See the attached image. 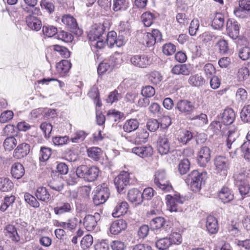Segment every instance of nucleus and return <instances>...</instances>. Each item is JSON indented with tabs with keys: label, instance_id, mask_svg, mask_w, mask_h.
<instances>
[{
	"label": "nucleus",
	"instance_id": "1",
	"mask_svg": "<svg viewBox=\"0 0 250 250\" xmlns=\"http://www.w3.org/2000/svg\"><path fill=\"white\" fill-rule=\"evenodd\" d=\"M88 38L91 42H96L95 45L97 48L101 49L105 44V27L103 24L93 25L88 33Z\"/></svg>",
	"mask_w": 250,
	"mask_h": 250
},
{
	"label": "nucleus",
	"instance_id": "2",
	"mask_svg": "<svg viewBox=\"0 0 250 250\" xmlns=\"http://www.w3.org/2000/svg\"><path fill=\"white\" fill-rule=\"evenodd\" d=\"M207 178V173L205 171L199 172L198 170H193L185 179L187 184H190L191 190L197 192L201 188Z\"/></svg>",
	"mask_w": 250,
	"mask_h": 250
},
{
	"label": "nucleus",
	"instance_id": "3",
	"mask_svg": "<svg viewBox=\"0 0 250 250\" xmlns=\"http://www.w3.org/2000/svg\"><path fill=\"white\" fill-rule=\"evenodd\" d=\"M25 11L29 13L25 19V21L28 27L32 30L38 31L42 28V22L41 20L36 16L40 13V9L34 8L33 9H28V7L24 9Z\"/></svg>",
	"mask_w": 250,
	"mask_h": 250
},
{
	"label": "nucleus",
	"instance_id": "4",
	"mask_svg": "<svg viewBox=\"0 0 250 250\" xmlns=\"http://www.w3.org/2000/svg\"><path fill=\"white\" fill-rule=\"evenodd\" d=\"M93 197V202L96 206L103 204L106 202L110 195V190L107 185L104 183L98 186L95 190Z\"/></svg>",
	"mask_w": 250,
	"mask_h": 250
},
{
	"label": "nucleus",
	"instance_id": "5",
	"mask_svg": "<svg viewBox=\"0 0 250 250\" xmlns=\"http://www.w3.org/2000/svg\"><path fill=\"white\" fill-rule=\"evenodd\" d=\"M154 183L160 189L163 191H169L172 189V186L167 180L166 173L164 170H158L155 172Z\"/></svg>",
	"mask_w": 250,
	"mask_h": 250
},
{
	"label": "nucleus",
	"instance_id": "6",
	"mask_svg": "<svg viewBox=\"0 0 250 250\" xmlns=\"http://www.w3.org/2000/svg\"><path fill=\"white\" fill-rule=\"evenodd\" d=\"M101 215L99 213H95L93 215H87L83 219V224L85 229L89 231L97 232L100 230L98 222L100 220Z\"/></svg>",
	"mask_w": 250,
	"mask_h": 250
},
{
	"label": "nucleus",
	"instance_id": "7",
	"mask_svg": "<svg viewBox=\"0 0 250 250\" xmlns=\"http://www.w3.org/2000/svg\"><path fill=\"white\" fill-rule=\"evenodd\" d=\"M215 170L221 175L225 177L227 175L228 170L229 168L228 159L222 156H217L214 160Z\"/></svg>",
	"mask_w": 250,
	"mask_h": 250
},
{
	"label": "nucleus",
	"instance_id": "8",
	"mask_svg": "<svg viewBox=\"0 0 250 250\" xmlns=\"http://www.w3.org/2000/svg\"><path fill=\"white\" fill-rule=\"evenodd\" d=\"M130 62L135 67L145 68L151 64V61L148 55L138 54L132 56L130 58Z\"/></svg>",
	"mask_w": 250,
	"mask_h": 250
},
{
	"label": "nucleus",
	"instance_id": "9",
	"mask_svg": "<svg viewBox=\"0 0 250 250\" xmlns=\"http://www.w3.org/2000/svg\"><path fill=\"white\" fill-rule=\"evenodd\" d=\"M62 23L71 31L75 32L78 36L82 34V30L79 28L76 20L71 15H64L61 19Z\"/></svg>",
	"mask_w": 250,
	"mask_h": 250
},
{
	"label": "nucleus",
	"instance_id": "10",
	"mask_svg": "<svg viewBox=\"0 0 250 250\" xmlns=\"http://www.w3.org/2000/svg\"><path fill=\"white\" fill-rule=\"evenodd\" d=\"M150 225L152 229L156 230L168 232L171 229L170 223L162 217L152 219L150 222Z\"/></svg>",
	"mask_w": 250,
	"mask_h": 250
},
{
	"label": "nucleus",
	"instance_id": "11",
	"mask_svg": "<svg viewBox=\"0 0 250 250\" xmlns=\"http://www.w3.org/2000/svg\"><path fill=\"white\" fill-rule=\"evenodd\" d=\"M105 37H106V39H105V43L110 48L115 46L120 47L125 43L123 37L122 36H119L117 38V33L114 31L108 32L107 35H105Z\"/></svg>",
	"mask_w": 250,
	"mask_h": 250
},
{
	"label": "nucleus",
	"instance_id": "12",
	"mask_svg": "<svg viewBox=\"0 0 250 250\" xmlns=\"http://www.w3.org/2000/svg\"><path fill=\"white\" fill-rule=\"evenodd\" d=\"M175 108L180 114L188 115L192 113L195 107L192 102L184 99L179 100L177 103Z\"/></svg>",
	"mask_w": 250,
	"mask_h": 250
},
{
	"label": "nucleus",
	"instance_id": "13",
	"mask_svg": "<svg viewBox=\"0 0 250 250\" xmlns=\"http://www.w3.org/2000/svg\"><path fill=\"white\" fill-rule=\"evenodd\" d=\"M240 24L233 19H229L226 23L228 35L232 40L237 39L239 35Z\"/></svg>",
	"mask_w": 250,
	"mask_h": 250
},
{
	"label": "nucleus",
	"instance_id": "14",
	"mask_svg": "<svg viewBox=\"0 0 250 250\" xmlns=\"http://www.w3.org/2000/svg\"><path fill=\"white\" fill-rule=\"evenodd\" d=\"M167 204L170 211L176 212L178 211V206L182 204L185 201V198L179 194H175L174 196L167 195L166 197Z\"/></svg>",
	"mask_w": 250,
	"mask_h": 250
},
{
	"label": "nucleus",
	"instance_id": "15",
	"mask_svg": "<svg viewBox=\"0 0 250 250\" xmlns=\"http://www.w3.org/2000/svg\"><path fill=\"white\" fill-rule=\"evenodd\" d=\"M129 173L126 171H122L115 178L114 184L119 193L123 192L125 187L129 183Z\"/></svg>",
	"mask_w": 250,
	"mask_h": 250
},
{
	"label": "nucleus",
	"instance_id": "16",
	"mask_svg": "<svg viewBox=\"0 0 250 250\" xmlns=\"http://www.w3.org/2000/svg\"><path fill=\"white\" fill-rule=\"evenodd\" d=\"M74 210L72 203L60 202L57 203L54 208V212L56 215H61L64 214L71 213Z\"/></svg>",
	"mask_w": 250,
	"mask_h": 250
},
{
	"label": "nucleus",
	"instance_id": "17",
	"mask_svg": "<svg viewBox=\"0 0 250 250\" xmlns=\"http://www.w3.org/2000/svg\"><path fill=\"white\" fill-rule=\"evenodd\" d=\"M238 136L237 133V128L233 127L232 129H229L228 132V137L227 140V146L229 150L233 148L234 149V152L232 151L229 152L230 155L233 157L236 153L237 150L236 145L235 141Z\"/></svg>",
	"mask_w": 250,
	"mask_h": 250
},
{
	"label": "nucleus",
	"instance_id": "18",
	"mask_svg": "<svg viewBox=\"0 0 250 250\" xmlns=\"http://www.w3.org/2000/svg\"><path fill=\"white\" fill-rule=\"evenodd\" d=\"M210 149L207 146L201 148L198 153L197 162L202 167H205L210 160Z\"/></svg>",
	"mask_w": 250,
	"mask_h": 250
},
{
	"label": "nucleus",
	"instance_id": "19",
	"mask_svg": "<svg viewBox=\"0 0 250 250\" xmlns=\"http://www.w3.org/2000/svg\"><path fill=\"white\" fill-rule=\"evenodd\" d=\"M4 232L5 236L13 242L18 243L21 240H22L23 236H20L18 234L17 228L13 225L9 224L6 226L4 229Z\"/></svg>",
	"mask_w": 250,
	"mask_h": 250
},
{
	"label": "nucleus",
	"instance_id": "20",
	"mask_svg": "<svg viewBox=\"0 0 250 250\" xmlns=\"http://www.w3.org/2000/svg\"><path fill=\"white\" fill-rule=\"evenodd\" d=\"M157 149L161 155L167 154L170 150L168 139L165 135L160 136L157 140Z\"/></svg>",
	"mask_w": 250,
	"mask_h": 250
},
{
	"label": "nucleus",
	"instance_id": "21",
	"mask_svg": "<svg viewBox=\"0 0 250 250\" xmlns=\"http://www.w3.org/2000/svg\"><path fill=\"white\" fill-rule=\"evenodd\" d=\"M153 148L149 145L136 146L132 149V152L141 158L150 157L153 154Z\"/></svg>",
	"mask_w": 250,
	"mask_h": 250
},
{
	"label": "nucleus",
	"instance_id": "22",
	"mask_svg": "<svg viewBox=\"0 0 250 250\" xmlns=\"http://www.w3.org/2000/svg\"><path fill=\"white\" fill-rule=\"evenodd\" d=\"M162 40V35L157 29H153L151 33H147L146 36V43L147 46H150L156 42H161Z\"/></svg>",
	"mask_w": 250,
	"mask_h": 250
},
{
	"label": "nucleus",
	"instance_id": "23",
	"mask_svg": "<svg viewBox=\"0 0 250 250\" xmlns=\"http://www.w3.org/2000/svg\"><path fill=\"white\" fill-rule=\"evenodd\" d=\"M30 146L28 144L23 143L18 146L14 150L13 156L17 159H21L27 156L30 149Z\"/></svg>",
	"mask_w": 250,
	"mask_h": 250
},
{
	"label": "nucleus",
	"instance_id": "24",
	"mask_svg": "<svg viewBox=\"0 0 250 250\" xmlns=\"http://www.w3.org/2000/svg\"><path fill=\"white\" fill-rule=\"evenodd\" d=\"M235 119V114L231 108L224 110L221 115V122L226 125H231Z\"/></svg>",
	"mask_w": 250,
	"mask_h": 250
},
{
	"label": "nucleus",
	"instance_id": "25",
	"mask_svg": "<svg viewBox=\"0 0 250 250\" xmlns=\"http://www.w3.org/2000/svg\"><path fill=\"white\" fill-rule=\"evenodd\" d=\"M127 226L126 222L123 219L117 220L110 225L109 230L112 234L116 235L125 230Z\"/></svg>",
	"mask_w": 250,
	"mask_h": 250
},
{
	"label": "nucleus",
	"instance_id": "26",
	"mask_svg": "<svg viewBox=\"0 0 250 250\" xmlns=\"http://www.w3.org/2000/svg\"><path fill=\"white\" fill-rule=\"evenodd\" d=\"M190 66L187 64L175 65L171 69V72L175 75H188L190 73Z\"/></svg>",
	"mask_w": 250,
	"mask_h": 250
},
{
	"label": "nucleus",
	"instance_id": "27",
	"mask_svg": "<svg viewBox=\"0 0 250 250\" xmlns=\"http://www.w3.org/2000/svg\"><path fill=\"white\" fill-rule=\"evenodd\" d=\"M129 201L135 204H141L142 203V193L137 189L133 188L129 190L127 194Z\"/></svg>",
	"mask_w": 250,
	"mask_h": 250
},
{
	"label": "nucleus",
	"instance_id": "28",
	"mask_svg": "<svg viewBox=\"0 0 250 250\" xmlns=\"http://www.w3.org/2000/svg\"><path fill=\"white\" fill-rule=\"evenodd\" d=\"M149 133L146 129H139L135 133L134 142L135 144H141L147 142Z\"/></svg>",
	"mask_w": 250,
	"mask_h": 250
},
{
	"label": "nucleus",
	"instance_id": "29",
	"mask_svg": "<svg viewBox=\"0 0 250 250\" xmlns=\"http://www.w3.org/2000/svg\"><path fill=\"white\" fill-rule=\"evenodd\" d=\"M157 18L156 14L147 11L141 15V20L144 25L146 27L150 26L154 22Z\"/></svg>",
	"mask_w": 250,
	"mask_h": 250
},
{
	"label": "nucleus",
	"instance_id": "30",
	"mask_svg": "<svg viewBox=\"0 0 250 250\" xmlns=\"http://www.w3.org/2000/svg\"><path fill=\"white\" fill-rule=\"evenodd\" d=\"M128 205L127 202L123 201L118 204L113 210L112 213L114 217H119L123 215L127 211Z\"/></svg>",
	"mask_w": 250,
	"mask_h": 250
},
{
	"label": "nucleus",
	"instance_id": "31",
	"mask_svg": "<svg viewBox=\"0 0 250 250\" xmlns=\"http://www.w3.org/2000/svg\"><path fill=\"white\" fill-rule=\"evenodd\" d=\"M206 228L208 231L211 234L215 233L218 229L216 219L213 216H208L207 218Z\"/></svg>",
	"mask_w": 250,
	"mask_h": 250
},
{
	"label": "nucleus",
	"instance_id": "32",
	"mask_svg": "<svg viewBox=\"0 0 250 250\" xmlns=\"http://www.w3.org/2000/svg\"><path fill=\"white\" fill-rule=\"evenodd\" d=\"M25 170L23 166L19 163H15L12 166L11 173L15 179H19L24 174Z\"/></svg>",
	"mask_w": 250,
	"mask_h": 250
},
{
	"label": "nucleus",
	"instance_id": "33",
	"mask_svg": "<svg viewBox=\"0 0 250 250\" xmlns=\"http://www.w3.org/2000/svg\"><path fill=\"white\" fill-rule=\"evenodd\" d=\"M71 67V63L68 60H64L56 65V70L62 76H64L69 72Z\"/></svg>",
	"mask_w": 250,
	"mask_h": 250
},
{
	"label": "nucleus",
	"instance_id": "34",
	"mask_svg": "<svg viewBox=\"0 0 250 250\" xmlns=\"http://www.w3.org/2000/svg\"><path fill=\"white\" fill-rule=\"evenodd\" d=\"M36 196L40 201L45 203L48 202L50 199V195L46 188L43 187H39L36 192Z\"/></svg>",
	"mask_w": 250,
	"mask_h": 250
},
{
	"label": "nucleus",
	"instance_id": "35",
	"mask_svg": "<svg viewBox=\"0 0 250 250\" xmlns=\"http://www.w3.org/2000/svg\"><path fill=\"white\" fill-rule=\"evenodd\" d=\"M220 199L224 203H228L233 199V194L227 187H223L218 194Z\"/></svg>",
	"mask_w": 250,
	"mask_h": 250
},
{
	"label": "nucleus",
	"instance_id": "36",
	"mask_svg": "<svg viewBox=\"0 0 250 250\" xmlns=\"http://www.w3.org/2000/svg\"><path fill=\"white\" fill-rule=\"evenodd\" d=\"M139 125V123L137 119H131L125 121L123 128L124 131L130 133L137 129Z\"/></svg>",
	"mask_w": 250,
	"mask_h": 250
},
{
	"label": "nucleus",
	"instance_id": "37",
	"mask_svg": "<svg viewBox=\"0 0 250 250\" xmlns=\"http://www.w3.org/2000/svg\"><path fill=\"white\" fill-rule=\"evenodd\" d=\"M188 83L192 86L198 87L203 85L205 80L201 75L197 74L191 75L188 78Z\"/></svg>",
	"mask_w": 250,
	"mask_h": 250
},
{
	"label": "nucleus",
	"instance_id": "38",
	"mask_svg": "<svg viewBox=\"0 0 250 250\" xmlns=\"http://www.w3.org/2000/svg\"><path fill=\"white\" fill-rule=\"evenodd\" d=\"M224 16L221 13L215 14L211 22L212 27L215 29H221L224 26Z\"/></svg>",
	"mask_w": 250,
	"mask_h": 250
},
{
	"label": "nucleus",
	"instance_id": "39",
	"mask_svg": "<svg viewBox=\"0 0 250 250\" xmlns=\"http://www.w3.org/2000/svg\"><path fill=\"white\" fill-rule=\"evenodd\" d=\"M99 173V168L95 166L88 167L85 181L93 182L98 177Z\"/></svg>",
	"mask_w": 250,
	"mask_h": 250
},
{
	"label": "nucleus",
	"instance_id": "40",
	"mask_svg": "<svg viewBox=\"0 0 250 250\" xmlns=\"http://www.w3.org/2000/svg\"><path fill=\"white\" fill-rule=\"evenodd\" d=\"M250 77V63L248 67H242L239 69L237 77L240 82H244Z\"/></svg>",
	"mask_w": 250,
	"mask_h": 250
},
{
	"label": "nucleus",
	"instance_id": "41",
	"mask_svg": "<svg viewBox=\"0 0 250 250\" xmlns=\"http://www.w3.org/2000/svg\"><path fill=\"white\" fill-rule=\"evenodd\" d=\"M13 187V183L7 178L0 177V190L2 192H7Z\"/></svg>",
	"mask_w": 250,
	"mask_h": 250
},
{
	"label": "nucleus",
	"instance_id": "42",
	"mask_svg": "<svg viewBox=\"0 0 250 250\" xmlns=\"http://www.w3.org/2000/svg\"><path fill=\"white\" fill-rule=\"evenodd\" d=\"M87 152L88 157L96 161L99 160L102 154L101 149L97 147H90Z\"/></svg>",
	"mask_w": 250,
	"mask_h": 250
},
{
	"label": "nucleus",
	"instance_id": "43",
	"mask_svg": "<svg viewBox=\"0 0 250 250\" xmlns=\"http://www.w3.org/2000/svg\"><path fill=\"white\" fill-rule=\"evenodd\" d=\"M88 95L94 100V102L97 106L100 107L102 105V103L99 100L100 94L99 90L96 86L94 85L91 88Z\"/></svg>",
	"mask_w": 250,
	"mask_h": 250
},
{
	"label": "nucleus",
	"instance_id": "44",
	"mask_svg": "<svg viewBox=\"0 0 250 250\" xmlns=\"http://www.w3.org/2000/svg\"><path fill=\"white\" fill-rule=\"evenodd\" d=\"M15 199L16 198L13 195L5 196L0 206V210L4 212L9 207L11 206L14 204Z\"/></svg>",
	"mask_w": 250,
	"mask_h": 250
},
{
	"label": "nucleus",
	"instance_id": "45",
	"mask_svg": "<svg viewBox=\"0 0 250 250\" xmlns=\"http://www.w3.org/2000/svg\"><path fill=\"white\" fill-rule=\"evenodd\" d=\"M17 144V140L14 136L7 137L3 143V147L5 150L10 151L14 149Z\"/></svg>",
	"mask_w": 250,
	"mask_h": 250
},
{
	"label": "nucleus",
	"instance_id": "46",
	"mask_svg": "<svg viewBox=\"0 0 250 250\" xmlns=\"http://www.w3.org/2000/svg\"><path fill=\"white\" fill-rule=\"evenodd\" d=\"M155 245L160 250H166L171 245L169 239L167 237L158 239Z\"/></svg>",
	"mask_w": 250,
	"mask_h": 250
},
{
	"label": "nucleus",
	"instance_id": "47",
	"mask_svg": "<svg viewBox=\"0 0 250 250\" xmlns=\"http://www.w3.org/2000/svg\"><path fill=\"white\" fill-rule=\"evenodd\" d=\"M193 137L192 133L188 130H185L181 132L178 137V140L179 142L186 145Z\"/></svg>",
	"mask_w": 250,
	"mask_h": 250
},
{
	"label": "nucleus",
	"instance_id": "48",
	"mask_svg": "<svg viewBox=\"0 0 250 250\" xmlns=\"http://www.w3.org/2000/svg\"><path fill=\"white\" fill-rule=\"evenodd\" d=\"M148 79L149 81L154 85H157L162 80V76L158 71H152L148 75Z\"/></svg>",
	"mask_w": 250,
	"mask_h": 250
},
{
	"label": "nucleus",
	"instance_id": "49",
	"mask_svg": "<svg viewBox=\"0 0 250 250\" xmlns=\"http://www.w3.org/2000/svg\"><path fill=\"white\" fill-rule=\"evenodd\" d=\"M191 121L193 122L194 124L201 126L207 124L208 118L207 115L201 113L192 118Z\"/></svg>",
	"mask_w": 250,
	"mask_h": 250
},
{
	"label": "nucleus",
	"instance_id": "50",
	"mask_svg": "<svg viewBox=\"0 0 250 250\" xmlns=\"http://www.w3.org/2000/svg\"><path fill=\"white\" fill-rule=\"evenodd\" d=\"M53 47L54 51L58 52L62 58H68L70 57V52L65 47L57 44L54 45Z\"/></svg>",
	"mask_w": 250,
	"mask_h": 250
},
{
	"label": "nucleus",
	"instance_id": "51",
	"mask_svg": "<svg viewBox=\"0 0 250 250\" xmlns=\"http://www.w3.org/2000/svg\"><path fill=\"white\" fill-rule=\"evenodd\" d=\"M51 155V149L47 147H41L40 152L39 159L41 161L45 162L48 160Z\"/></svg>",
	"mask_w": 250,
	"mask_h": 250
},
{
	"label": "nucleus",
	"instance_id": "52",
	"mask_svg": "<svg viewBox=\"0 0 250 250\" xmlns=\"http://www.w3.org/2000/svg\"><path fill=\"white\" fill-rule=\"evenodd\" d=\"M25 202L28 204L31 207L37 208L40 206V203L36 198L31 194L26 193L24 196Z\"/></svg>",
	"mask_w": 250,
	"mask_h": 250
},
{
	"label": "nucleus",
	"instance_id": "53",
	"mask_svg": "<svg viewBox=\"0 0 250 250\" xmlns=\"http://www.w3.org/2000/svg\"><path fill=\"white\" fill-rule=\"evenodd\" d=\"M86 136V133L82 130L76 131L71 137V141L73 143H78L83 141Z\"/></svg>",
	"mask_w": 250,
	"mask_h": 250
},
{
	"label": "nucleus",
	"instance_id": "54",
	"mask_svg": "<svg viewBox=\"0 0 250 250\" xmlns=\"http://www.w3.org/2000/svg\"><path fill=\"white\" fill-rule=\"evenodd\" d=\"M155 94L154 88L150 85L143 86L141 90V94L143 97L149 98L153 97Z\"/></svg>",
	"mask_w": 250,
	"mask_h": 250
},
{
	"label": "nucleus",
	"instance_id": "55",
	"mask_svg": "<svg viewBox=\"0 0 250 250\" xmlns=\"http://www.w3.org/2000/svg\"><path fill=\"white\" fill-rule=\"evenodd\" d=\"M240 117L244 123L250 122V104L244 106L240 113Z\"/></svg>",
	"mask_w": 250,
	"mask_h": 250
},
{
	"label": "nucleus",
	"instance_id": "56",
	"mask_svg": "<svg viewBox=\"0 0 250 250\" xmlns=\"http://www.w3.org/2000/svg\"><path fill=\"white\" fill-rule=\"evenodd\" d=\"M217 46L219 49V52L222 54H227L229 50L228 42L224 39L219 40L217 42Z\"/></svg>",
	"mask_w": 250,
	"mask_h": 250
},
{
	"label": "nucleus",
	"instance_id": "57",
	"mask_svg": "<svg viewBox=\"0 0 250 250\" xmlns=\"http://www.w3.org/2000/svg\"><path fill=\"white\" fill-rule=\"evenodd\" d=\"M190 162L188 159H185L181 161L179 164L178 169L181 174L183 175L189 170Z\"/></svg>",
	"mask_w": 250,
	"mask_h": 250
},
{
	"label": "nucleus",
	"instance_id": "58",
	"mask_svg": "<svg viewBox=\"0 0 250 250\" xmlns=\"http://www.w3.org/2000/svg\"><path fill=\"white\" fill-rule=\"evenodd\" d=\"M43 34L47 37H52L57 33V29L53 26L45 25L42 27Z\"/></svg>",
	"mask_w": 250,
	"mask_h": 250
},
{
	"label": "nucleus",
	"instance_id": "59",
	"mask_svg": "<svg viewBox=\"0 0 250 250\" xmlns=\"http://www.w3.org/2000/svg\"><path fill=\"white\" fill-rule=\"evenodd\" d=\"M17 224L20 225V227L22 229V231L24 233V236L22 237V240L23 241H29L30 240V238L28 237L29 233L28 229H26L28 226L27 223L24 221H22L21 219H20L17 220Z\"/></svg>",
	"mask_w": 250,
	"mask_h": 250
},
{
	"label": "nucleus",
	"instance_id": "60",
	"mask_svg": "<svg viewBox=\"0 0 250 250\" xmlns=\"http://www.w3.org/2000/svg\"><path fill=\"white\" fill-rule=\"evenodd\" d=\"M234 15L239 18H247L250 17V12L241 8L240 6L236 7L234 10Z\"/></svg>",
	"mask_w": 250,
	"mask_h": 250
},
{
	"label": "nucleus",
	"instance_id": "61",
	"mask_svg": "<svg viewBox=\"0 0 250 250\" xmlns=\"http://www.w3.org/2000/svg\"><path fill=\"white\" fill-rule=\"evenodd\" d=\"M93 239L91 235H86L81 241V245L83 249H87L93 244Z\"/></svg>",
	"mask_w": 250,
	"mask_h": 250
},
{
	"label": "nucleus",
	"instance_id": "62",
	"mask_svg": "<svg viewBox=\"0 0 250 250\" xmlns=\"http://www.w3.org/2000/svg\"><path fill=\"white\" fill-rule=\"evenodd\" d=\"M239 57L242 60L245 61L250 58V47L249 46H244L239 49Z\"/></svg>",
	"mask_w": 250,
	"mask_h": 250
},
{
	"label": "nucleus",
	"instance_id": "63",
	"mask_svg": "<svg viewBox=\"0 0 250 250\" xmlns=\"http://www.w3.org/2000/svg\"><path fill=\"white\" fill-rule=\"evenodd\" d=\"M57 38L59 40L66 42H71L73 39V37L70 33L64 31H61L59 32L57 34Z\"/></svg>",
	"mask_w": 250,
	"mask_h": 250
},
{
	"label": "nucleus",
	"instance_id": "64",
	"mask_svg": "<svg viewBox=\"0 0 250 250\" xmlns=\"http://www.w3.org/2000/svg\"><path fill=\"white\" fill-rule=\"evenodd\" d=\"M242 153L246 159H250V142H245L241 146Z\"/></svg>",
	"mask_w": 250,
	"mask_h": 250
}]
</instances>
